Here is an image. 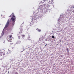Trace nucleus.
I'll use <instances>...</instances> for the list:
<instances>
[{"label": "nucleus", "instance_id": "nucleus-1", "mask_svg": "<svg viewBox=\"0 0 74 74\" xmlns=\"http://www.w3.org/2000/svg\"><path fill=\"white\" fill-rule=\"evenodd\" d=\"M9 17H12V18H11V21H12L13 22H15L16 18L15 16H14L13 13H12V14L11 15H10V16H9Z\"/></svg>", "mask_w": 74, "mask_h": 74}, {"label": "nucleus", "instance_id": "nucleus-2", "mask_svg": "<svg viewBox=\"0 0 74 74\" xmlns=\"http://www.w3.org/2000/svg\"><path fill=\"white\" fill-rule=\"evenodd\" d=\"M12 35H11L10 36H9V37H8L7 38V39L8 40V42H10V43H11H11H10L11 45H12V44H13L12 41Z\"/></svg>", "mask_w": 74, "mask_h": 74}, {"label": "nucleus", "instance_id": "nucleus-3", "mask_svg": "<svg viewBox=\"0 0 74 74\" xmlns=\"http://www.w3.org/2000/svg\"><path fill=\"white\" fill-rule=\"evenodd\" d=\"M5 50H3L2 51L0 52V57H1L2 56H4L5 55Z\"/></svg>", "mask_w": 74, "mask_h": 74}, {"label": "nucleus", "instance_id": "nucleus-4", "mask_svg": "<svg viewBox=\"0 0 74 74\" xmlns=\"http://www.w3.org/2000/svg\"><path fill=\"white\" fill-rule=\"evenodd\" d=\"M10 23V19H8V21L6 23V24L5 25V27H8Z\"/></svg>", "mask_w": 74, "mask_h": 74}, {"label": "nucleus", "instance_id": "nucleus-5", "mask_svg": "<svg viewBox=\"0 0 74 74\" xmlns=\"http://www.w3.org/2000/svg\"><path fill=\"white\" fill-rule=\"evenodd\" d=\"M49 4H52V3H53V0H51L50 1V0H47Z\"/></svg>", "mask_w": 74, "mask_h": 74}, {"label": "nucleus", "instance_id": "nucleus-6", "mask_svg": "<svg viewBox=\"0 0 74 74\" xmlns=\"http://www.w3.org/2000/svg\"><path fill=\"white\" fill-rule=\"evenodd\" d=\"M36 30H38V32H41V29H39L38 28H37V29H36Z\"/></svg>", "mask_w": 74, "mask_h": 74}, {"label": "nucleus", "instance_id": "nucleus-7", "mask_svg": "<svg viewBox=\"0 0 74 74\" xmlns=\"http://www.w3.org/2000/svg\"><path fill=\"white\" fill-rule=\"evenodd\" d=\"M25 35H22V38H25Z\"/></svg>", "mask_w": 74, "mask_h": 74}, {"label": "nucleus", "instance_id": "nucleus-8", "mask_svg": "<svg viewBox=\"0 0 74 74\" xmlns=\"http://www.w3.org/2000/svg\"><path fill=\"white\" fill-rule=\"evenodd\" d=\"M21 35H20V36H18V38L19 39H20L21 37Z\"/></svg>", "mask_w": 74, "mask_h": 74}, {"label": "nucleus", "instance_id": "nucleus-9", "mask_svg": "<svg viewBox=\"0 0 74 74\" xmlns=\"http://www.w3.org/2000/svg\"><path fill=\"white\" fill-rule=\"evenodd\" d=\"M43 39H41V40H40V42H41V41H43Z\"/></svg>", "mask_w": 74, "mask_h": 74}, {"label": "nucleus", "instance_id": "nucleus-10", "mask_svg": "<svg viewBox=\"0 0 74 74\" xmlns=\"http://www.w3.org/2000/svg\"><path fill=\"white\" fill-rule=\"evenodd\" d=\"M52 37L53 39H54V38H55V36H53H53H52Z\"/></svg>", "mask_w": 74, "mask_h": 74}, {"label": "nucleus", "instance_id": "nucleus-11", "mask_svg": "<svg viewBox=\"0 0 74 74\" xmlns=\"http://www.w3.org/2000/svg\"><path fill=\"white\" fill-rule=\"evenodd\" d=\"M30 36H29L28 37V39H29V38H30Z\"/></svg>", "mask_w": 74, "mask_h": 74}, {"label": "nucleus", "instance_id": "nucleus-12", "mask_svg": "<svg viewBox=\"0 0 74 74\" xmlns=\"http://www.w3.org/2000/svg\"><path fill=\"white\" fill-rule=\"evenodd\" d=\"M22 30H23L22 28H21V33H22Z\"/></svg>", "mask_w": 74, "mask_h": 74}, {"label": "nucleus", "instance_id": "nucleus-13", "mask_svg": "<svg viewBox=\"0 0 74 74\" xmlns=\"http://www.w3.org/2000/svg\"><path fill=\"white\" fill-rule=\"evenodd\" d=\"M15 74H18V73H17V72H16V73H15Z\"/></svg>", "mask_w": 74, "mask_h": 74}, {"label": "nucleus", "instance_id": "nucleus-14", "mask_svg": "<svg viewBox=\"0 0 74 74\" xmlns=\"http://www.w3.org/2000/svg\"><path fill=\"white\" fill-rule=\"evenodd\" d=\"M47 44H46V45L45 46H47Z\"/></svg>", "mask_w": 74, "mask_h": 74}, {"label": "nucleus", "instance_id": "nucleus-15", "mask_svg": "<svg viewBox=\"0 0 74 74\" xmlns=\"http://www.w3.org/2000/svg\"><path fill=\"white\" fill-rule=\"evenodd\" d=\"M1 50L0 48V51H1Z\"/></svg>", "mask_w": 74, "mask_h": 74}, {"label": "nucleus", "instance_id": "nucleus-16", "mask_svg": "<svg viewBox=\"0 0 74 74\" xmlns=\"http://www.w3.org/2000/svg\"><path fill=\"white\" fill-rule=\"evenodd\" d=\"M41 38H43V37H41Z\"/></svg>", "mask_w": 74, "mask_h": 74}, {"label": "nucleus", "instance_id": "nucleus-17", "mask_svg": "<svg viewBox=\"0 0 74 74\" xmlns=\"http://www.w3.org/2000/svg\"><path fill=\"white\" fill-rule=\"evenodd\" d=\"M73 12H74V11H73Z\"/></svg>", "mask_w": 74, "mask_h": 74}, {"label": "nucleus", "instance_id": "nucleus-18", "mask_svg": "<svg viewBox=\"0 0 74 74\" xmlns=\"http://www.w3.org/2000/svg\"><path fill=\"white\" fill-rule=\"evenodd\" d=\"M9 73V72H8V73Z\"/></svg>", "mask_w": 74, "mask_h": 74}, {"label": "nucleus", "instance_id": "nucleus-19", "mask_svg": "<svg viewBox=\"0 0 74 74\" xmlns=\"http://www.w3.org/2000/svg\"><path fill=\"white\" fill-rule=\"evenodd\" d=\"M8 53H7V54H8Z\"/></svg>", "mask_w": 74, "mask_h": 74}, {"label": "nucleus", "instance_id": "nucleus-20", "mask_svg": "<svg viewBox=\"0 0 74 74\" xmlns=\"http://www.w3.org/2000/svg\"><path fill=\"white\" fill-rule=\"evenodd\" d=\"M68 53H69V51H68Z\"/></svg>", "mask_w": 74, "mask_h": 74}, {"label": "nucleus", "instance_id": "nucleus-21", "mask_svg": "<svg viewBox=\"0 0 74 74\" xmlns=\"http://www.w3.org/2000/svg\"><path fill=\"white\" fill-rule=\"evenodd\" d=\"M8 52V51H7V52Z\"/></svg>", "mask_w": 74, "mask_h": 74}]
</instances>
